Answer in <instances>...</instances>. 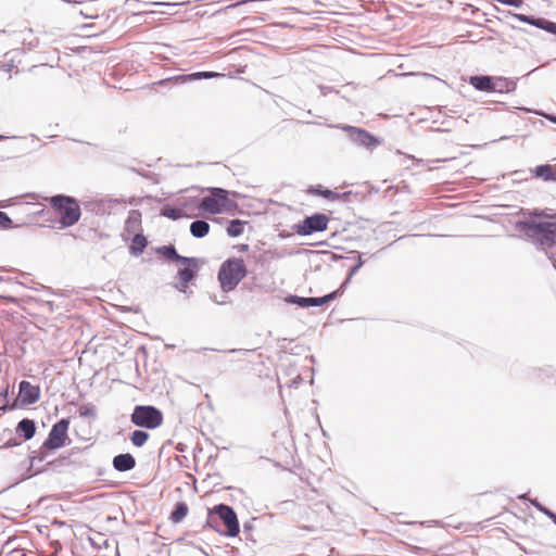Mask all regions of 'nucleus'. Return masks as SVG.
Masks as SVG:
<instances>
[{
	"mask_svg": "<svg viewBox=\"0 0 556 556\" xmlns=\"http://www.w3.org/2000/svg\"><path fill=\"white\" fill-rule=\"evenodd\" d=\"M545 118H547L549 122L554 123V121L556 119V116L553 115V114H549V115H544Z\"/></svg>",
	"mask_w": 556,
	"mask_h": 556,
	"instance_id": "de8ad7c7",
	"label": "nucleus"
},
{
	"mask_svg": "<svg viewBox=\"0 0 556 556\" xmlns=\"http://www.w3.org/2000/svg\"><path fill=\"white\" fill-rule=\"evenodd\" d=\"M248 268L241 257H230L222 263L217 278L224 292H230L247 277Z\"/></svg>",
	"mask_w": 556,
	"mask_h": 556,
	"instance_id": "423d86ee",
	"label": "nucleus"
},
{
	"mask_svg": "<svg viewBox=\"0 0 556 556\" xmlns=\"http://www.w3.org/2000/svg\"><path fill=\"white\" fill-rule=\"evenodd\" d=\"M0 395L3 396V403H5V401H9V391H8V389H5L2 392H0Z\"/></svg>",
	"mask_w": 556,
	"mask_h": 556,
	"instance_id": "ea45409f",
	"label": "nucleus"
},
{
	"mask_svg": "<svg viewBox=\"0 0 556 556\" xmlns=\"http://www.w3.org/2000/svg\"><path fill=\"white\" fill-rule=\"evenodd\" d=\"M493 92L504 93L511 92L516 89L517 83L510 78L494 76Z\"/></svg>",
	"mask_w": 556,
	"mask_h": 556,
	"instance_id": "f3484780",
	"label": "nucleus"
},
{
	"mask_svg": "<svg viewBox=\"0 0 556 556\" xmlns=\"http://www.w3.org/2000/svg\"><path fill=\"white\" fill-rule=\"evenodd\" d=\"M79 415L86 418H97V409L92 404H85L79 408Z\"/></svg>",
	"mask_w": 556,
	"mask_h": 556,
	"instance_id": "7c9ffc66",
	"label": "nucleus"
},
{
	"mask_svg": "<svg viewBox=\"0 0 556 556\" xmlns=\"http://www.w3.org/2000/svg\"><path fill=\"white\" fill-rule=\"evenodd\" d=\"M4 139H7V137H5V136H3V135H0V141H2V140H4Z\"/></svg>",
	"mask_w": 556,
	"mask_h": 556,
	"instance_id": "4d7b16f0",
	"label": "nucleus"
},
{
	"mask_svg": "<svg viewBox=\"0 0 556 556\" xmlns=\"http://www.w3.org/2000/svg\"><path fill=\"white\" fill-rule=\"evenodd\" d=\"M130 420L137 427L155 429L163 422V413L152 405H136L130 415Z\"/></svg>",
	"mask_w": 556,
	"mask_h": 556,
	"instance_id": "6e6552de",
	"label": "nucleus"
},
{
	"mask_svg": "<svg viewBox=\"0 0 556 556\" xmlns=\"http://www.w3.org/2000/svg\"><path fill=\"white\" fill-rule=\"evenodd\" d=\"M188 514V505L185 502H177L170 513V520L174 523H178L184 520Z\"/></svg>",
	"mask_w": 556,
	"mask_h": 556,
	"instance_id": "b1692460",
	"label": "nucleus"
},
{
	"mask_svg": "<svg viewBox=\"0 0 556 556\" xmlns=\"http://www.w3.org/2000/svg\"><path fill=\"white\" fill-rule=\"evenodd\" d=\"M529 215L534 218H556L555 215H549L546 211L540 208L530 211Z\"/></svg>",
	"mask_w": 556,
	"mask_h": 556,
	"instance_id": "473e14b6",
	"label": "nucleus"
},
{
	"mask_svg": "<svg viewBox=\"0 0 556 556\" xmlns=\"http://www.w3.org/2000/svg\"><path fill=\"white\" fill-rule=\"evenodd\" d=\"M520 501H529L532 506H534L540 513L544 514L548 518L554 513L546 506H544L542 503L538 501V498H528L527 494H521L517 496Z\"/></svg>",
	"mask_w": 556,
	"mask_h": 556,
	"instance_id": "c85d7f7f",
	"label": "nucleus"
},
{
	"mask_svg": "<svg viewBox=\"0 0 556 556\" xmlns=\"http://www.w3.org/2000/svg\"><path fill=\"white\" fill-rule=\"evenodd\" d=\"M534 176L545 181H556V165L542 164L533 169Z\"/></svg>",
	"mask_w": 556,
	"mask_h": 556,
	"instance_id": "a211bd4d",
	"label": "nucleus"
},
{
	"mask_svg": "<svg viewBox=\"0 0 556 556\" xmlns=\"http://www.w3.org/2000/svg\"><path fill=\"white\" fill-rule=\"evenodd\" d=\"M344 290H345V288L342 287V285H341L337 290H334L324 296H317L318 306L326 305L329 302L334 301L336 299L340 298L343 294Z\"/></svg>",
	"mask_w": 556,
	"mask_h": 556,
	"instance_id": "cd10ccee",
	"label": "nucleus"
},
{
	"mask_svg": "<svg viewBox=\"0 0 556 556\" xmlns=\"http://www.w3.org/2000/svg\"><path fill=\"white\" fill-rule=\"evenodd\" d=\"M50 450L51 448H45V442H43L38 451H34L31 453V455H29L30 465H29L28 470L30 471L37 462H39V463L43 462L48 457Z\"/></svg>",
	"mask_w": 556,
	"mask_h": 556,
	"instance_id": "a878e982",
	"label": "nucleus"
},
{
	"mask_svg": "<svg viewBox=\"0 0 556 556\" xmlns=\"http://www.w3.org/2000/svg\"><path fill=\"white\" fill-rule=\"evenodd\" d=\"M555 217H556V214H555Z\"/></svg>",
	"mask_w": 556,
	"mask_h": 556,
	"instance_id": "e2e57ef3",
	"label": "nucleus"
},
{
	"mask_svg": "<svg viewBox=\"0 0 556 556\" xmlns=\"http://www.w3.org/2000/svg\"><path fill=\"white\" fill-rule=\"evenodd\" d=\"M167 80H160L159 84H165Z\"/></svg>",
	"mask_w": 556,
	"mask_h": 556,
	"instance_id": "13d9d810",
	"label": "nucleus"
},
{
	"mask_svg": "<svg viewBox=\"0 0 556 556\" xmlns=\"http://www.w3.org/2000/svg\"><path fill=\"white\" fill-rule=\"evenodd\" d=\"M317 192L319 194L324 195L325 198H330V197L336 195V193L333 191H331L330 189H319Z\"/></svg>",
	"mask_w": 556,
	"mask_h": 556,
	"instance_id": "c9c22d12",
	"label": "nucleus"
},
{
	"mask_svg": "<svg viewBox=\"0 0 556 556\" xmlns=\"http://www.w3.org/2000/svg\"><path fill=\"white\" fill-rule=\"evenodd\" d=\"M222 74L217 72H195L191 74L181 75L178 77L182 83L199 80V79H211L215 77H219Z\"/></svg>",
	"mask_w": 556,
	"mask_h": 556,
	"instance_id": "4be33fe9",
	"label": "nucleus"
},
{
	"mask_svg": "<svg viewBox=\"0 0 556 556\" xmlns=\"http://www.w3.org/2000/svg\"><path fill=\"white\" fill-rule=\"evenodd\" d=\"M248 250H249V245H248V244H241V245L239 247V251H240V252H245V251H248Z\"/></svg>",
	"mask_w": 556,
	"mask_h": 556,
	"instance_id": "49530a36",
	"label": "nucleus"
},
{
	"mask_svg": "<svg viewBox=\"0 0 556 556\" xmlns=\"http://www.w3.org/2000/svg\"><path fill=\"white\" fill-rule=\"evenodd\" d=\"M140 213L138 211H132L128 217V222H138L140 219Z\"/></svg>",
	"mask_w": 556,
	"mask_h": 556,
	"instance_id": "4c0bfd02",
	"label": "nucleus"
},
{
	"mask_svg": "<svg viewBox=\"0 0 556 556\" xmlns=\"http://www.w3.org/2000/svg\"><path fill=\"white\" fill-rule=\"evenodd\" d=\"M554 124H556V119L554 121Z\"/></svg>",
	"mask_w": 556,
	"mask_h": 556,
	"instance_id": "680f3d73",
	"label": "nucleus"
},
{
	"mask_svg": "<svg viewBox=\"0 0 556 556\" xmlns=\"http://www.w3.org/2000/svg\"><path fill=\"white\" fill-rule=\"evenodd\" d=\"M70 427V419L61 418L58 420L48 434V438L45 440V448H55L59 450L66 445L67 430Z\"/></svg>",
	"mask_w": 556,
	"mask_h": 556,
	"instance_id": "9b49d317",
	"label": "nucleus"
},
{
	"mask_svg": "<svg viewBox=\"0 0 556 556\" xmlns=\"http://www.w3.org/2000/svg\"><path fill=\"white\" fill-rule=\"evenodd\" d=\"M549 519L556 525V513H553Z\"/></svg>",
	"mask_w": 556,
	"mask_h": 556,
	"instance_id": "3c124183",
	"label": "nucleus"
},
{
	"mask_svg": "<svg viewBox=\"0 0 556 556\" xmlns=\"http://www.w3.org/2000/svg\"><path fill=\"white\" fill-rule=\"evenodd\" d=\"M515 228L542 248L556 245V223L554 222L525 219L516 222Z\"/></svg>",
	"mask_w": 556,
	"mask_h": 556,
	"instance_id": "7ed1b4c3",
	"label": "nucleus"
},
{
	"mask_svg": "<svg viewBox=\"0 0 556 556\" xmlns=\"http://www.w3.org/2000/svg\"><path fill=\"white\" fill-rule=\"evenodd\" d=\"M20 444H21V442H18V441H17L16 439H14V438H11V439H9L8 441H5V442L2 444L1 448H10V447H13V446H17V445H20Z\"/></svg>",
	"mask_w": 556,
	"mask_h": 556,
	"instance_id": "f704fd0d",
	"label": "nucleus"
},
{
	"mask_svg": "<svg viewBox=\"0 0 556 556\" xmlns=\"http://www.w3.org/2000/svg\"><path fill=\"white\" fill-rule=\"evenodd\" d=\"M329 220L325 213H314L313 215L305 216L300 223L294 224L292 229L299 236H311L315 232L325 231Z\"/></svg>",
	"mask_w": 556,
	"mask_h": 556,
	"instance_id": "9d476101",
	"label": "nucleus"
},
{
	"mask_svg": "<svg viewBox=\"0 0 556 556\" xmlns=\"http://www.w3.org/2000/svg\"><path fill=\"white\" fill-rule=\"evenodd\" d=\"M13 227V220L11 217L7 213L0 211V229H11Z\"/></svg>",
	"mask_w": 556,
	"mask_h": 556,
	"instance_id": "2f4dec72",
	"label": "nucleus"
},
{
	"mask_svg": "<svg viewBox=\"0 0 556 556\" xmlns=\"http://www.w3.org/2000/svg\"><path fill=\"white\" fill-rule=\"evenodd\" d=\"M156 253L167 261L179 263L184 266L177 271L178 283L176 285V288L180 292H185L189 283L197 278L201 269L202 261L198 257L180 255L173 244L159 247L156 249Z\"/></svg>",
	"mask_w": 556,
	"mask_h": 556,
	"instance_id": "f257e3e1",
	"label": "nucleus"
},
{
	"mask_svg": "<svg viewBox=\"0 0 556 556\" xmlns=\"http://www.w3.org/2000/svg\"><path fill=\"white\" fill-rule=\"evenodd\" d=\"M31 199H36V194H30L29 195Z\"/></svg>",
	"mask_w": 556,
	"mask_h": 556,
	"instance_id": "bf43d9fd",
	"label": "nucleus"
},
{
	"mask_svg": "<svg viewBox=\"0 0 556 556\" xmlns=\"http://www.w3.org/2000/svg\"><path fill=\"white\" fill-rule=\"evenodd\" d=\"M59 462H61V459L49 462L48 465L49 466H55V464L59 463Z\"/></svg>",
	"mask_w": 556,
	"mask_h": 556,
	"instance_id": "864d4df0",
	"label": "nucleus"
},
{
	"mask_svg": "<svg viewBox=\"0 0 556 556\" xmlns=\"http://www.w3.org/2000/svg\"><path fill=\"white\" fill-rule=\"evenodd\" d=\"M300 380H301V377H300V375H299V376L296 377V379H294V380L291 382L290 387H296V386L299 384Z\"/></svg>",
	"mask_w": 556,
	"mask_h": 556,
	"instance_id": "79ce46f5",
	"label": "nucleus"
},
{
	"mask_svg": "<svg viewBox=\"0 0 556 556\" xmlns=\"http://www.w3.org/2000/svg\"><path fill=\"white\" fill-rule=\"evenodd\" d=\"M45 200L49 202L51 207L60 216L59 223L61 228L72 227L78 223L81 211L78 201L74 197L55 194L46 197Z\"/></svg>",
	"mask_w": 556,
	"mask_h": 556,
	"instance_id": "20e7f679",
	"label": "nucleus"
},
{
	"mask_svg": "<svg viewBox=\"0 0 556 556\" xmlns=\"http://www.w3.org/2000/svg\"><path fill=\"white\" fill-rule=\"evenodd\" d=\"M0 207H7V204L4 202H0Z\"/></svg>",
	"mask_w": 556,
	"mask_h": 556,
	"instance_id": "6e6d98bb",
	"label": "nucleus"
},
{
	"mask_svg": "<svg viewBox=\"0 0 556 556\" xmlns=\"http://www.w3.org/2000/svg\"><path fill=\"white\" fill-rule=\"evenodd\" d=\"M18 396L22 405H33L39 401L40 388L39 386L31 384L29 381L22 380L18 384Z\"/></svg>",
	"mask_w": 556,
	"mask_h": 556,
	"instance_id": "f8f14e48",
	"label": "nucleus"
},
{
	"mask_svg": "<svg viewBox=\"0 0 556 556\" xmlns=\"http://www.w3.org/2000/svg\"><path fill=\"white\" fill-rule=\"evenodd\" d=\"M214 302H215V303H217V305H220V304H222V302H218V301H216L215 299H214Z\"/></svg>",
	"mask_w": 556,
	"mask_h": 556,
	"instance_id": "052dcab7",
	"label": "nucleus"
},
{
	"mask_svg": "<svg viewBox=\"0 0 556 556\" xmlns=\"http://www.w3.org/2000/svg\"><path fill=\"white\" fill-rule=\"evenodd\" d=\"M286 302L289 304L296 305L302 308L318 306L317 298H314V296L305 298V296L290 294L286 298Z\"/></svg>",
	"mask_w": 556,
	"mask_h": 556,
	"instance_id": "aec40b11",
	"label": "nucleus"
},
{
	"mask_svg": "<svg viewBox=\"0 0 556 556\" xmlns=\"http://www.w3.org/2000/svg\"><path fill=\"white\" fill-rule=\"evenodd\" d=\"M505 25L510 27L511 29L523 31L528 35H534V33L527 30L518 26L515 22H521L528 25H531L538 29H542L548 34L556 35V22L547 20L545 17L535 16V15H527L521 13H514L511 11H503V16L498 18Z\"/></svg>",
	"mask_w": 556,
	"mask_h": 556,
	"instance_id": "0eeeda50",
	"label": "nucleus"
},
{
	"mask_svg": "<svg viewBox=\"0 0 556 556\" xmlns=\"http://www.w3.org/2000/svg\"><path fill=\"white\" fill-rule=\"evenodd\" d=\"M2 281H9V282H11V281H12V279H11V278H5V277L0 276V282H2Z\"/></svg>",
	"mask_w": 556,
	"mask_h": 556,
	"instance_id": "603ef678",
	"label": "nucleus"
},
{
	"mask_svg": "<svg viewBox=\"0 0 556 556\" xmlns=\"http://www.w3.org/2000/svg\"><path fill=\"white\" fill-rule=\"evenodd\" d=\"M160 215L167 217L172 220H178L182 217H189L187 214H185V212L181 208L168 204L164 205L161 208Z\"/></svg>",
	"mask_w": 556,
	"mask_h": 556,
	"instance_id": "5701e85b",
	"label": "nucleus"
},
{
	"mask_svg": "<svg viewBox=\"0 0 556 556\" xmlns=\"http://www.w3.org/2000/svg\"><path fill=\"white\" fill-rule=\"evenodd\" d=\"M245 224H248V222L241 219L230 220L226 228L227 235L232 238L241 236L244 231Z\"/></svg>",
	"mask_w": 556,
	"mask_h": 556,
	"instance_id": "393cba45",
	"label": "nucleus"
},
{
	"mask_svg": "<svg viewBox=\"0 0 556 556\" xmlns=\"http://www.w3.org/2000/svg\"><path fill=\"white\" fill-rule=\"evenodd\" d=\"M46 213V210L45 208H41L39 210L38 212L34 213V215H38V216H41Z\"/></svg>",
	"mask_w": 556,
	"mask_h": 556,
	"instance_id": "8fccbe9b",
	"label": "nucleus"
},
{
	"mask_svg": "<svg viewBox=\"0 0 556 556\" xmlns=\"http://www.w3.org/2000/svg\"><path fill=\"white\" fill-rule=\"evenodd\" d=\"M359 270V267L355 264L349 269L348 276L345 280L341 283L342 287L346 288V286L350 283L352 277Z\"/></svg>",
	"mask_w": 556,
	"mask_h": 556,
	"instance_id": "72a5a7b5",
	"label": "nucleus"
},
{
	"mask_svg": "<svg viewBox=\"0 0 556 556\" xmlns=\"http://www.w3.org/2000/svg\"><path fill=\"white\" fill-rule=\"evenodd\" d=\"M254 520H255V518H252L251 521L243 523V533H247V532H250L253 530V521Z\"/></svg>",
	"mask_w": 556,
	"mask_h": 556,
	"instance_id": "e433bc0d",
	"label": "nucleus"
},
{
	"mask_svg": "<svg viewBox=\"0 0 556 556\" xmlns=\"http://www.w3.org/2000/svg\"><path fill=\"white\" fill-rule=\"evenodd\" d=\"M210 232V224L203 219H197L190 225V233L197 238H204Z\"/></svg>",
	"mask_w": 556,
	"mask_h": 556,
	"instance_id": "412c9836",
	"label": "nucleus"
},
{
	"mask_svg": "<svg viewBox=\"0 0 556 556\" xmlns=\"http://www.w3.org/2000/svg\"><path fill=\"white\" fill-rule=\"evenodd\" d=\"M15 407H16V405L10 406L9 401H5V403L0 404V410L12 409Z\"/></svg>",
	"mask_w": 556,
	"mask_h": 556,
	"instance_id": "58836bf2",
	"label": "nucleus"
},
{
	"mask_svg": "<svg viewBox=\"0 0 556 556\" xmlns=\"http://www.w3.org/2000/svg\"><path fill=\"white\" fill-rule=\"evenodd\" d=\"M36 422L29 418H23L17 422L15 428V432L17 435L22 437L25 441L34 438L36 433Z\"/></svg>",
	"mask_w": 556,
	"mask_h": 556,
	"instance_id": "dca6fc26",
	"label": "nucleus"
},
{
	"mask_svg": "<svg viewBox=\"0 0 556 556\" xmlns=\"http://www.w3.org/2000/svg\"><path fill=\"white\" fill-rule=\"evenodd\" d=\"M336 127L345 131L351 143L358 148L374 151L382 143V139L380 137L370 134L364 128L346 124H339Z\"/></svg>",
	"mask_w": 556,
	"mask_h": 556,
	"instance_id": "1a4fd4ad",
	"label": "nucleus"
},
{
	"mask_svg": "<svg viewBox=\"0 0 556 556\" xmlns=\"http://www.w3.org/2000/svg\"><path fill=\"white\" fill-rule=\"evenodd\" d=\"M149 437V433L144 430H135L130 434V441L135 446L141 447L147 443Z\"/></svg>",
	"mask_w": 556,
	"mask_h": 556,
	"instance_id": "c756f323",
	"label": "nucleus"
},
{
	"mask_svg": "<svg viewBox=\"0 0 556 556\" xmlns=\"http://www.w3.org/2000/svg\"><path fill=\"white\" fill-rule=\"evenodd\" d=\"M312 253L320 256V263L316 264L314 267L315 271H320L324 267H330L332 263L349 260V257H344L331 251H312Z\"/></svg>",
	"mask_w": 556,
	"mask_h": 556,
	"instance_id": "4468645a",
	"label": "nucleus"
},
{
	"mask_svg": "<svg viewBox=\"0 0 556 556\" xmlns=\"http://www.w3.org/2000/svg\"><path fill=\"white\" fill-rule=\"evenodd\" d=\"M356 265H357L359 268L364 265V261H363V258H362V255H361V254H358V260H357Z\"/></svg>",
	"mask_w": 556,
	"mask_h": 556,
	"instance_id": "c03bdc74",
	"label": "nucleus"
},
{
	"mask_svg": "<svg viewBox=\"0 0 556 556\" xmlns=\"http://www.w3.org/2000/svg\"><path fill=\"white\" fill-rule=\"evenodd\" d=\"M494 76L473 75L470 76L468 83L478 91L493 92Z\"/></svg>",
	"mask_w": 556,
	"mask_h": 556,
	"instance_id": "2eb2a0df",
	"label": "nucleus"
},
{
	"mask_svg": "<svg viewBox=\"0 0 556 556\" xmlns=\"http://www.w3.org/2000/svg\"><path fill=\"white\" fill-rule=\"evenodd\" d=\"M136 458L130 453L117 454L113 457L112 466L118 472L130 471L136 467Z\"/></svg>",
	"mask_w": 556,
	"mask_h": 556,
	"instance_id": "ddd939ff",
	"label": "nucleus"
},
{
	"mask_svg": "<svg viewBox=\"0 0 556 556\" xmlns=\"http://www.w3.org/2000/svg\"><path fill=\"white\" fill-rule=\"evenodd\" d=\"M548 258L551 260L553 266L556 268V258H555L554 254L548 255Z\"/></svg>",
	"mask_w": 556,
	"mask_h": 556,
	"instance_id": "09e8293b",
	"label": "nucleus"
},
{
	"mask_svg": "<svg viewBox=\"0 0 556 556\" xmlns=\"http://www.w3.org/2000/svg\"><path fill=\"white\" fill-rule=\"evenodd\" d=\"M43 471V469L41 468H37L33 473L28 475V478L33 477V476H36L38 473H41Z\"/></svg>",
	"mask_w": 556,
	"mask_h": 556,
	"instance_id": "a18cd8bd",
	"label": "nucleus"
},
{
	"mask_svg": "<svg viewBox=\"0 0 556 556\" xmlns=\"http://www.w3.org/2000/svg\"><path fill=\"white\" fill-rule=\"evenodd\" d=\"M344 290H345V288L342 287V285H341L337 290H334L324 296H317L318 306L326 305L329 302L334 301L336 299L340 298L343 294Z\"/></svg>",
	"mask_w": 556,
	"mask_h": 556,
	"instance_id": "bb28decb",
	"label": "nucleus"
},
{
	"mask_svg": "<svg viewBox=\"0 0 556 556\" xmlns=\"http://www.w3.org/2000/svg\"><path fill=\"white\" fill-rule=\"evenodd\" d=\"M81 13H83L87 18H96V17H98V14L84 13L83 11H81Z\"/></svg>",
	"mask_w": 556,
	"mask_h": 556,
	"instance_id": "37998d69",
	"label": "nucleus"
},
{
	"mask_svg": "<svg viewBox=\"0 0 556 556\" xmlns=\"http://www.w3.org/2000/svg\"><path fill=\"white\" fill-rule=\"evenodd\" d=\"M241 350H238V349H230L228 350L227 352L229 353H237V352H240Z\"/></svg>",
	"mask_w": 556,
	"mask_h": 556,
	"instance_id": "5fc2aeb1",
	"label": "nucleus"
},
{
	"mask_svg": "<svg viewBox=\"0 0 556 556\" xmlns=\"http://www.w3.org/2000/svg\"><path fill=\"white\" fill-rule=\"evenodd\" d=\"M12 67H13V64H12V63H4V64H3V68H4V71H7V72H10Z\"/></svg>",
	"mask_w": 556,
	"mask_h": 556,
	"instance_id": "a19ab883",
	"label": "nucleus"
},
{
	"mask_svg": "<svg viewBox=\"0 0 556 556\" xmlns=\"http://www.w3.org/2000/svg\"><path fill=\"white\" fill-rule=\"evenodd\" d=\"M148 245V240L142 233H136L129 245V253L134 256H139L143 253Z\"/></svg>",
	"mask_w": 556,
	"mask_h": 556,
	"instance_id": "6ab92c4d",
	"label": "nucleus"
},
{
	"mask_svg": "<svg viewBox=\"0 0 556 556\" xmlns=\"http://www.w3.org/2000/svg\"><path fill=\"white\" fill-rule=\"evenodd\" d=\"M206 526L228 538H235L240 532L238 516L227 504H218L207 510Z\"/></svg>",
	"mask_w": 556,
	"mask_h": 556,
	"instance_id": "f03ea898",
	"label": "nucleus"
},
{
	"mask_svg": "<svg viewBox=\"0 0 556 556\" xmlns=\"http://www.w3.org/2000/svg\"><path fill=\"white\" fill-rule=\"evenodd\" d=\"M206 190L210 194L203 197L198 204V210L202 214L216 215L238 208V203L229 199L228 190L219 187H210Z\"/></svg>",
	"mask_w": 556,
	"mask_h": 556,
	"instance_id": "39448f33",
	"label": "nucleus"
}]
</instances>
